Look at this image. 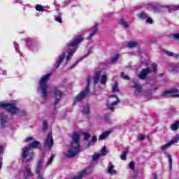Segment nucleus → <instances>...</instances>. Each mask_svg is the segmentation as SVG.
<instances>
[{
  "label": "nucleus",
  "instance_id": "c756f323",
  "mask_svg": "<svg viewBox=\"0 0 179 179\" xmlns=\"http://www.w3.org/2000/svg\"><path fill=\"white\" fill-rule=\"evenodd\" d=\"M100 82L102 85H106L107 82V75H102L100 79Z\"/></svg>",
  "mask_w": 179,
  "mask_h": 179
},
{
  "label": "nucleus",
  "instance_id": "603ef678",
  "mask_svg": "<svg viewBox=\"0 0 179 179\" xmlns=\"http://www.w3.org/2000/svg\"><path fill=\"white\" fill-rule=\"evenodd\" d=\"M147 22H149L150 24L153 23V21H152V18H149V15H148V19H147Z\"/></svg>",
  "mask_w": 179,
  "mask_h": 179
},
{
  "label": "nucleus",
  "instance_id": "2eb2a0df",
  "mask_svg": "<svg viewBox=\"0 0 179 179\" xmlns=\"http://www.w3.org/2000/svg\"><path fill=\"white\" fill-rule=\"evenodd\" d=\"M169 69L172 73H178L179 72V63H172L169 64Z\"/></svg>",
  "mask_w": 179,
  "mask_h": 179
},
{
  "label": "nucleus",
  "instance_id": "a19ab883",
  "mask_svg": "<svg viewBox=\"0 0 179 179\" xmlns=\"http://www.w3.org/2000/svg\"><path fill=\"white\" fill-rule=\"evenodd\" d=\"M90 138V133H84V139L85 141H89Z\"/></svg>",
  "mask_w": 179,
  "mask_h": 179
},
{
  "label": "nucleus",
  "instance_id": "393cba45",
  "mask_svg": "<svg viewBox=\"0 0 179 179\" xmlns=\"http://www.w3.org/2000/svg\"><path fill=\"white\" fill-rule=\"evenodd\" d=\"M82 113L83 114H85L87 115L90 114V106H89V104L84 106V107H83Z\"/></svg>",
  "mask_w": 179,
  "mask_h": 179
},
{
  "label": "nucleus",
  "instance_id": "473e14b6",
  "mask_svg": "<svg viewBox=\"0 0 179 179\" xmlns=\"http://www.w3.org/2000/svg\"><path fill=\"white\" fill-rule=\"evenodd\" d=\"M138 17L141 18V20H143L145 18H148L149 17L148 14H146V13H141L140 14H138Z\"/></svg>",
  "mask_w": 179,
  "mask_h": 179
},
{
  "label": "nucleus",
  "instance_id": "4be33fe9",
  "mask_svg": "<svg viewBox=\"0 0 179 179\" xmlns=\"http://www.w3.org/2000/svg\"><path fill=\"white\" fill-rule=\"evenodd\" d=\"M101 75V71H97L96 72H95V75L93 78L94 86H96V85H97V83L100 80Z\"/></svg>",
  "mask_w": 179,
  "mask_h": 179
},
{
  "label": "nucleus",
  "instance_id": "5fc2aeb1",
  "mask_svg": "<svg viewBox=\"0 0 179 179\" xmlns=\"http://www.w3.org/2000/svg\"><path fill=\"white\" fill-rule=\"evenodd\" d=\"M34 141L33 137H27V138L25 139V141Z\"/></svg>",
  "mask_w": 179,
  "mask_h": 179
},
{
  "label": "nucleus",
  "instance_id": "6e6552de",
  "mask_svg": "<svg viewBox=\"0 0 179 179\" xmlns=\"http://www.w3.org/2000/svg\"><path fill=\"white\" fill-rule=\"evenodd\" d=\"M52 94L55 99L54 107L55 108V107H57V106L59 104V101H61L64 93L60 90L59 87H55L52 90Z\"/></svg>",
  "mask_w": 179,
  "mask_h": 179
},
{
  "label": "nucleus",
  "instance_id": "79ce46f5",
  "mask_svg": "<svg viewBox=\"0 0 179 179\" xmlns=\"http://www.w3.org/2000/svg\"><path fill=\"white\" fill-rule=\"evenodd\" d=\"M127 151H124L123 154L120 155V158L122 159H127Z\"/></svg>",
  "mask_w": 179,
  "mask_h": 179
},
{
  "label": "nucleus",
  "instance_id": "4c0bfd02",
  "mask_svg": "<svg viewBox=\"0 0 179 179\" xmlns=\"http://www.w3.org/2000/svg\"><path fill=\"white\" fill-rule=\"evenodd\" d=\"M118 58H120V54H116L112 57L111 62H115V61H117Z\"/></svg>",
  "mask_w": 179,
  "mask_h": 179
},
{
  "label": "nucleus",
  "instance_id": "bb28decb",
  "mask_svg": "<svg viewBox=\"0 0 179 179\" xmlns=\"http://www.w3.org/2000/svg\"><path fill=\"white\" fill-rule=\"evenodd\" d=\"M165 155L168 157L169 159V169L171 170L173 167V159L171 154H169L166 151H164Z\"/></svg>",
  "mask_w": 179,
  "mask_h": 179
},
{
  "label": "nucleus",
  "instance_id": "a878e982",
  "mask_svg": "<svg viewBox=\"0 0 179 179\" xmlns=\"http://www.w3.org/2000/svg\"><path fill=\"white\" fill-rule=\"evenodd\" d=\"M148 8L150 10H153L155 13H158L159 11V8H161L160 6H154V4H149Z\"/></svg>",
  "mask_w": 179,
  "mask_h": 179
},
{
  "label": "nucleus",
  "instance_id": "4468645a",
  "mask_svg": "<svg viewBox=\"0 0 179 179\" xmlns=\"http://www.w3.org/2000/svg\"><path fill=\"white\" fill-rule=\"evenodd\" d=\"M0 124L1 128H6L8 124V117L5 113H1L0 114Z\"/></svg>",
  "mask_w": 179,
  "mask_h": 179
},
{
  "label": "nucleus",
  "instance_id": "69168bd1",
  "mask_svg": "<svg viewBox=\"0 0 179 179\" xmlns=\"http://www.w3.org/2000/svg\"><path fill=\"white\" fill-rule=\"evenodd\" d=\"M157 89H158V87H155V88L154 89V90H157Z\"/></svg>",
  "mask_w": 179,
  "mask_h": 179
},
{
  "label": "nucleus",
  "instance_id": "6ab92c4d",
  "mask_svg": "<svg viewBox=\"0 0 179 179\" xmlns=\"http://www.w3.org/2000/svg\"><path fill=\"white\" fill-rule=\"evenodd\" d=\"M25 41L27 43V46L30 48V50H34V51H35V50H38V45L35 43L32 39H25Z\"/></svg>",
  "mask_w": 179,
  "mask_h": 179
},
{
  "label": "nucleus",
  "instance_id": "774afa93",
  "mask_svg": "<svg viewBox=\"0 0 179 179\" xmlns=\"http://www.w3.org/2000/svg\"><path fill=\"white\" fill-rule=\"evenodd\" d=\"M0 62H1V59H0Z\"/></svg>",
  "mask_w": 179,
  "mask_h": 179
},
{
  "label": "nucleus",
  "instance_id": "f8f14e48",
  "mask_svg": "<svg viewBox=\"0 0 179 179\" xmlns=\"http://www.w3.org/2000/svg\"><path fill=\"white\" fill-rule=\"evenodd\" d=\"M44 144L49 150H52L54 145V138L52 137V133H49L45 139Z\"/></svg>",
  "mask_w": 179,
  "mask_h": 179
},
{
  "label": "nucleus",
  "instance_id": "052dcab7",
  "mask_svg": "<svg viewBox=\"0 0 179 179\" xmlns=\"http://www.w3.org/2000/svg\"><path fill=\"white\" fill-rule=\"evenodd\" d=\"M153 179H158V176H157V175H154V178H153Z\"/></svg>",
  "mask_w": 179,
  "mask_h": 179
},
{
  "label": "nucleus",
  "instance_id": "c85d7f7f",
  "mask_svg": "<svg viewBox=\"0 0 179 179\" xmlns=\"http://www.w3.org/2000/svg\"><path fill=\"white\" fill-rule=\"evenodd\" d=\"M171 131H178V129H179V122L177 121L174 124H172V125H171Z\"/></svg>",
  "mask_w": 179,
  "mask_h": 179
},
{
  "label": "nucleus",
  "instance_id": "a18cd8bd",
  "mask_svg": "<svg viewBox=\"0 0 179 179\" xmlns=\"http://www.w3.org/2000/svg\"><path fill=\"white\" fill-rule=\"evenodd\" d=\"M6 71L0 67V75H6Z\"/></svg>",
  "mask_w": 179,
  "mask_h": 179
},
{
  "label": "nucleus",
  "instance_id": "37998d69",
  "mask_svg": "<svg viewBox=\"0 0 179 179\" xmlns=\"http://www.w3.org/2000/svg\"><path fill=\"white\" fill-rule=\"evenodd\" d=\"M55 157V155H51L50 159L48 160V165H51V164L52 163V161H53Z\"/></svg>",
  "mask_w": 179,
  "mask_h": 179
},
{
  "label": "nucleus",
  "instance_id": "e433bc0d",
  "mask_svg": "<svg viewBox=\"0 0 179 179\" xmlns=\"http://www.w3.org/2000/svg\"><path fill=\"white\" fill-rule=\"evenodd\" d=\"M113 92H119V87H118L117 82L115 83V85L113 87Z\"/></svg>",
  "mask_w": 179,
  "mask_h": 179
},
{
  "label": "nucleus",
  "instance_id": "5701e85b",
  "mask_svg": "<svg viewBox=\"0 0 179 179\" xmlns=\"http://www.w3.org/2000/svg\"><path fill=\"white\" fill-rule=\"evenodd\" d=\"M110 134V131H103V133H101V134H100L99 136V141H104V139H106V138H108V136H109Z\"/></svg>",
  "mask_w": 179,
  "mask_h": 179
},
{
  "label": "nucleus",
  "instance_id": "c9c22d12",
  "mask_svg": "<svg viewBox=\"0 0 179 179\" xmlns=\"http://www.w3.org/2000/svg\"><path fill=\"white\" fill-rule=\"evenodd\" d=\"M107 152V147H106V145H103L102 150H101V155H106Z\"/></svg>",
  "mask_w": 179,
  "mask_h": 179
},
{
  "label": "nucleus",
  "instance_id": "e2e57ef3",
  "mask_svg": "<svg viewBox=\"0 0 179 179\" xmlns=\"http://www.w3.org/2000/svg\"><path fill=\"white\" fill-rule=\"evenodd\" d=\"M142 7V6L141 5H140V6H136V8H141Z\"/></svg>",
  "mask_w": 179,
  "mask_h": 179
},
{
  "label": "nucleus",
  "instance_id": "680f3d73",
  "mask_svg": "<svg viewBox=\"0 0 179 179\" xmlns=\"http://www.w3.org/2000/svg\"><path fill=\"white\" fill-rule=\"evenodd\" d=\"M90 145H91V141H88L87 146L90 147Z\"/></svg>",
  "mask_w": 179,
  "mask_h": 179
},
{
  "label": "nucleus",
  "instance_id": "de8ad7c7",
  "mask_svg": "<svg viewBox=\"0 0 179 179\" xmlns=\"http://www.w3.org/2000/svg\"><path fill=\"white\" fill-rule=\"evenodd\" d=\"M55 21H57V22H59L60 24L62 23V18L61 17H56Z\"/></svg>",
  "mask_w": 179,
  "mask_h": 179
},
{
  "label": "nucleus",
  "instance_id": "412c9836",
  "mask_svg": "<svg viewBox=\"0 0 179 179\" xmlns=\"http://www.w3.org/2000/svg\"><path fill=\"white\" fill-rule=\"evenodd\" d=\"M99 31L98 25H94L91 29V34L88 38H87V41H90L94 36V35H96L97 32Z\"/></svg>",
  "mask_w": 179,
  "mask_h": 179
},
{
  "label": "nucleus",
  "instance_id": "7ed1b4c3",
  "mask_svg": "<svg viewBox=\"0 0 179 179\" xmlns=\"http://www.w3.org/2000/svg\"><path fill=\"white\" fill-rule=\"evenodd\" d=\"M51 76V73H47L42 76L41 80H39V86L38 87V93L41 94L42 99L44 100H47L49 97V94L48 92V83Z\"/></svg>",
  "mask_w": 179,
  "mask_h": 179
},
{
  "label": "nucleus",
  "instance_id": "20e7f679",
  "mask_svg": "<svg viewBox=\"0 0 179 179\" xmlns=\"http://www.w3.org/2000/svg\"><path fill=\"white\" fill-rule=\"evenodd\" d=\"M1 108H6L8 113H10L11 114H17L18 115H20L21 117H24L26 115H28L27 111L25 110H20L16 107L15 104L13 103H9V104H0Z\"/></svg>",
  "mask_w": 179,
  "mask_h": 179
},
{
  "label": "nucleus",
  "instance_id": "f704fd0d",
  "mask_svg": "<svg viewBox=\"0 0 179 179\" xmlns=\"http://www.w3.org/2000/svg\"><path fill=\"white\" fill-rule=\"evenodd\" d=\"M48 124L47 121H43V130L44 131H48Z\"/></svg>",
  "mask_w": 179,
  "mask_h": 179
},
{
  "label": "nucleus",
  "instance_id": "338daca9",
  "mask_svg": "<svg viewBox=\"0 0 179 179\" xmlns=\"http://www.w3.org/2000/svg\"><path fill=\"white\" fill-rule=\"evenodd\" d=\"M176 96H179V94H176Z\"/></svg>",
  "mask_w": 179,
  "mask_h": 179
},
{
  "label": "nucleus",
  "instance_id": "c03bdc74",
  "mask_svg": "<svg viewBox=\"0 0 179 179\" xmlns=\"http://www.w3.org/2000/svg\"><path fill=\"white\" fill-rule=\"evenodd\" d=\"M101 154H96L95 155H94L93 157V159L94 161H97V159H99V158H100Z\"/></svg>",
  "mask_w": 179,
  "mask_h": 179
},
{
  "label": "nucleus",
  "instance_id": "3c124183",
  "mask_svg": "<svg viewBox=\"0 0 179 179\" xmlns=\"http://www.w3.org/2000/svg\"><path fill=\"white\" fill-rule=\"evenodd\" d=\"M165 52L167 54V55H169L171 57L175 55L174 52H167V50H166V52Z\"/></svg>",
  "mask_w": 179,
  "mask_h": 179
},
{
  "label": "nucleus",
  "instance_id": "6e6d98bb",
  "mask_svg": "<svg viewBox=\"0 0 179 179\" xmlns=\"http://www.w3.org/2000/svg\"><path fill=\"white\" fill-rule=\"evenodd\" d=\"M3 152V147L1 146L0 147V156L1 155Z\"/></svg>",
  "mask_w": 179,
  "mask_h": 179
},
{
  "label": "nucleus",
  "instance_id": "dca6fc26",
  "mask_svg": "<svg viewBox=\"0 0 179 179\" xmlns=\"http://www.w3.org/2000/svg\"><path fill=\"white\" fill-rule=\"evenodd\" d=\"M66 57V52H62V54L59 55L58 59H57L56 63L55 64V68H59L61 64H62Z\"/></svg>",
  "mask_w": 179,
  "mask_h": 179
},
{
  "label": "nucleus",
  "instance_id": "b1692460",
  "mask_svg": "<svg viewBox=\"0 0 179 179\" xmlns=\"http://www.w3.org/2000/svg\"><path fill=\"white\" fill-rule=\"evenodd\" d=\"M118 23L120 25H122V27H123L124 28H129V22H127V21H126L124 18H120Z\"/></svg>",
  "mask_w": 179,
  "mask_h": 179
},
{
  "label": "nucleus",
  "instance_id": "423d86ee",
  "mask_svg": "<svg viewBox=\"0 0 179 179\" xmlns=\"http://www.w3.org/2000/svg\"><path fill=\"white\" fill-rule=\"evenodd\" d=\"M83 38H78L74 39L73 41H71L69 43V50H68V55L66 57V61H69L71 59L72 55H73L74 52H76V47L78 45V44L81 43L83 42Z\"/></svg>",
  "mask_w": 179,
  "mask_h": 179
},
{
  "label": "nucleus",
  "instance_id": "58836bf2",
  "mask_svg": "<svg viewBox=\"0 0 179 179\" xmlns=\"http://www.w3.org/2000/svg\"><path fill=\"white\" fill-rule=\"evenodd\" d=\"M129 166L130 169H132V171H134L135 169V162L134 161H131V162L129 164Z\"/></svg>",
  "mask_w": 179,
  "mask_h": 179
},
{
  "label": "nucleus",
  "instance_id": "09e8293b",
  "mask_svg": "<svg viewBox=\"0 0 179 179\" xmlns=\"http://www.w3.org/2000/svg\"><path fill=\"white\" fill-rule=\"evenodd\" d=\"M14 46L16 51H19V45L18 43H16V42H14Z\"/></svg>",
  "mask_w": 179,
  "mask_h": 179
},
{
  "label": "nucleus",
  "instance_id": "a211bd4d",
  "mask_svg": "<svg viewBox=\"0 0 179 179\" xmlns=\"http://www.w3.org/2000/svg\"><path fill=\"white\" fill-rule=\"evenodd\" d=\"M92 46H90L88 49L87 54H85V55H83V57L79 58V59H77V61L75 62V64H73V65H71V66H70V69H73V68H75V66H76V65H78V64H79V62H80V61H82L86 57H88L89 54H91V52H92Z\"/></svg>",
  "mask_w": 179,
  "mask_h": 179
},
{
  "label": "nucleus",
  "instance_id": "8fccbe9b",
  "mask_svg": "<svg viewBox=\"0 0 179 179\" xmlns=\"http://www.w3.org/2000/svg\"><path fill=\"white\" fill-rule=\"evenodd\" d=\"M138 139H141V141H144L145 136H143V134H138Z\"/></svg>",
  "mask_w": 179,
  "mask_h": 179
},
{
  "label": "nucleus",
  "instance_id": "9d476101",
  "mask_svg": "<svg viewBox=\"0 0 179 179\" xmlns=\"http://www.w3.org/2000/svg\"><path fill=\"white\" fill-rule=\"evenodd\" d=\"M43 162V158H41V159H38L36 166V173L38 179H44L43 172H42L41 171Z\"/></svg>",
  "mask_w": 179,
  "mask_h": 179
},
{
  "label": "nucleus",
  "instance_id": "ea45409f",
  "mask_svg": "<svg viewBox=\"0 0 179 179\" xmlns=\"http://www.w3.org/2000/svg\"><path fill=\"white\" fill-rule=\"evenodd\" d=\"M120 76L121 78H122V79H126L127 80L130 79L129 76H128L127 75H125L124 72H122Z\"/></svg>",
  "mask_w": 179,
  "mask_h": 179
},
{
  "label": "nucleus",
  "instance_id": "0e129e2a",
  "mask_svg": "<svg viewBox=\"0 0 179 179\" xmlns=\"http://www.w3.org/2000/svg\"><path fill=\"white\" fill-rule=\"evenodd\" d=\"M175 57H179V54H176Z\"/></svg>",
  "mask_w": 179,
  "mask_h": 179
},
{
  "label": "nucleus",
  "instance_id": "bf43d9fd",
  "mask_svg": "<svg viewBox=\"0 0 179 179\" xmlns=\"http://www.w3.org/2000/svg\"><path fill=\"white\" fill-rule=\"evenodd\" d=\"M22 3V0H16L15 1H14V3Z\"/></svg>",
  "mask_w": 179,
  "mask_h": 179
},
{
  "label": "nucleus",
  "instance_id": "0eeeda50",
  "mask_svg": "<svg viewBox=\"0 0 179 179\" xmlns=\"http://www.w3.org/2000/svg\"><path fill=\"white\" fill-rule=\"evenodd\" d=\"M157 65L156 64H152L151 66L142 69L141 72H139L138 78H139V79H146V76H148L149 73H152V72H157Z\"/></svg>",
  "mask_w": 179,
  "mask_h": 179
},
{
  "label": "nucleus",
  "instance_id": "49530a36",
  "mask_svg": "<svg viewBox=\"0 0 179 179\" xmlns=\"http://www.w3.org/2000/svg\"><path fill=\"white\" fill-rule=\"evenodd\" d=\"M173 39H176V41H179V34H175L174 35L172 36Z\"/></svg>",
  "mask_w": 179,
  "mask_h": 179
},
{
  "label": "nucleus",
  "instance_id": "2f4dec72",
  "mask_svg": "<svg viewBox=\"0 0 179 179\" xmlns=\"http://www.w3.org/2000/svg\"><path fill=\"white\" fill-rule=\"evenodd\" d=\"M177 10H179V5L178 6H171L169 8V13H171V11H176Z\"/></svg>",
  "mask_w": 179,
  "mask_h": 179
},
{
  "label": "nucleus",
  "instance_id": "72a5a7b5",
  "mask_svg": "<svg viewBox=\"0 0 179 179\" xmlns=\"http://www.w3.org/2000/svg\"><path fill=\"white\" fill-rule=\"evenodd\" d=\"M35 8L37 11H44V7H43V6H41V4H36V6H35Z\"/></svg>",
  "mask_w": 179,
  "mask_h": 179
},
{
  "label": "nucleus",
  "instance_id": "f03ea898",
  "mask_svg": "<svg viewBox=\"0 0 179 179\" xmlns=\"http://www.w3.org/2000/svg\"><path fill=\"white\" fill-rule=\"evenodd\" d=\"M40 144V141L35 140L32 141L29 145V147H24L21 153L23 162H28L31 161L34 157V152L31 151V148H37Z\"/></svg>",
  "mask_w": 179,
  "mask_h": 179
},
{
  "label": "nucleus",
  "instance_id": "aec40b11",
  "mask_svg": "<svg viewBox=\"0 0 179 179\" xmlns=\"http://www.w3.org/2000/svg\"><path fill=\"white\" fill-rule=\"evenodd\" d=\"M178 89H171V90L163 92V93H162V97H169L171 96V93H178Z\"/></svg>",
  "mask_w": 179,
  "mask_h": 179
},
{
  "label": "nucleus",
  "instance_id": "cd10ccee",
  "mask_svg": "<svg viewBox=\"0 0 179 179\" xmlns=\"http://www.w3.org/2000/svg\"><path fill=\"white\" fill-rule=\"evenodd\" d=\"M108 171L109 173H110V175H116L117 171H116V169H114V165H110L108 167Z\"/></svg>",
  "mask_w": 179,
  "mask_h": 179
},
{
  "label": "nucleus",
  "instance_id": "ddd939ff",
  "mask_svg": "<svg viewBox=\"0 0 179 179\" xmlns=\"http://www.w3.org/2000/svg\"><path fill=\"white\" fill-rule=\"evenodd\" d=\"M110 97H115V101L113 103H108L106 108H108V110L114 112L115 106H117V104L120 103V100L117 96H115L114 94L110 96Z\"/></svg>",
  "mask_w": 179,
  "mask_h": 179
},
{
  "label": "nucleus",
  "instance_id": "1a4fd4ad",
  "mask_svg": "<svg viewBox=\"0 0 179 179\" xmlns=\"http://www.w3.org/2000/svg\"><path fill=\"white\" fill-rule=\"evenodd\" d=\"M132 87H134L136 89V91H135L136 96H141V94H144V96H151V94H152V90L144 92L142 86L137 85V83H135V85H134Z\"/></svg>",
  "mask_w": 179,
  "mask_h": 179
},
{
  "label": "nucleus",
  "instance_id": "4d7b16f0",
  "mask_svg": "<svg viewBox=\"0 0 179 179\" xmlns=\"http://www.w3.org/2000/svg\"><path fill=\"white\" fill-rule=\"evenodd\" d=\"M3 166L2 158H0V169H1Z\"/></svg>",
  "mask_w": 179,
  "mask_h": 179
},
{
  "label": "nucleus",
  "instance_id": "f3484780",
  "mask_svg": "<svg viewBox=\"0 0 179 179\" xmlns=\"http://www.w3.org/2000/svg\"><path fill=\"white\" fill-rule=\"evenodd\" d=\"M24 175L26 179H29V178H32L34 176V173L31 171V169L29 166H24Z\"/></svg>",
  "mask_w": 179,
  "mask_h": 179
},
{
  "label": "nucleus",
  "instance_id": "7c9ffc66",
  "mask_svg": "<svg viewBox=\"0 0 179 179\" xmlns=\"http://www.w3.org/2000/svg\"><path fill=\"white\" fill-rule=\"evenodd\" d=\"M137 44H138V42L131 41V42L128 43L127 46L129 47V48H134V47H136Z\"/></svg>",
  "mask_w": 179,
  "mask_h": 179
},
{
  "label": "nucleus",
  "instance_id": "864d4df0",
  "mask_svg": "<svg viewBox=\"0 0 179 179\" xmlns=\"http://www.w3.org/2000/svg\"><path fill=\"white\" fill-rule=\"evenodd\" d=\"M92 141L94 142V141H97V137L96 136H93L92 138Z\"/></svg>",
  "mask_w": 179,
  "mask_h": 179
},
{
  "label": "nucleus",
  "instance_id": "9b49d317",
  "mask_svg": "<svg viewBox=\"0 0 179 179\" xmlns=\"http://www.w3.org/2000/svg\"><path fill=\"white\" fill-rule=\"evenodd\" d=\"M179 141V134H176L173 138L166 143V144H164L163 145L161 146V150H166L167 148H169L172 144H174L175 143H178Z\"/></svg>",
  "mask_w": 179,
  "mask_h": 179
},
{
  "label": "nucleus",
  "instance_id": "f257e3e1",
  "mask_svg": "<svg viewBox=\"0 0 179 179\" xmlns=\"http://www.w3.org/2000/svg\"><path fill=\"white\" fill-rule=\"evenodd\" d=\"M80 136L79 133H73L72 134V142L71 148L68 150L66 157L68 158H73L76 157L79 152H80Z\"/></svg>",
  "mask_w": 179,
  "mask_h": 179
},
{
  "label": "nucleus",
  "instance_id": "39448f33",
  "mask_svg": "<svg viewBox=\"0 0 179 179\" xmlns=\"http://www.w3.org/2000/svg\"><path fill=\"white\" fill-rule=\"evenodd\" d=\"M91 81H92L91 76H87L86 87L85 90H83L77 95V96L74 99L75 103L82 101V100H83L84 99L87 97L89 94H90V85Z\"/></svg>",
  "mask_w": 179,
  "mask_h": 179
},
{
  "label": "nucleus",
  "instance_id": "13d9d810",
  "mask_svg": "<svg viewBox=\"0 0 179 179\" xmlns=\"http://www.w3.org/2000/svg\"><path fill=\"white\" fill-rule=\"evenodd\" d=\"M173 110V114H176V108L173 107V108H171V110Z\"/></svg>",
  "mask_w": 179,
  "mask_h": 179
}]
</instances>
